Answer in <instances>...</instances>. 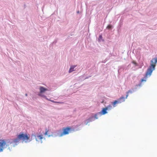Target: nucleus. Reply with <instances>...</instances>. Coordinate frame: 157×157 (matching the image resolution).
Wrapping results in <instances>:
<instances>
[{
	"mask_svg": "<svg viewBox=\"0 0 157 157\" xmlns=\"http://www.w3.org/2000/svg\"><path fill=\"white\" fill-rule=\"evenodd\" d=\"M29 139V137L26 134L21 132L17 136L16 138L6 140H1V142L4 143V144L2 145L3 149L8 147V149L10 151V146L11 147H14L17 145L19 141L21 140L23 141H25V143H27L28 142Z\"/></svg>",
	"mask_w": 157,
	"mask_h": 157,
	"instance_id": "nucleus-1",
	"label": "nucleus"
},
{
	"mask_svg": "<svg viewBox=\"0 0 157 157\" xmlns=\"http://www.w3.org/2000/svg\"><path fill=\"white\" fill-rule=\"evenodd\" d=\"M81 124L79 125H77L72 128H71L70 127H67L66 128H64L63 129V132L60 134H59L58 132L59 131H57L56 132L53 133L52 135H48V137H50L52 136L55 137L58 136L59 137L62 136L63 135L68 134L69 133V132L71 131H75L80 130L81 129V128L78 127Z\"/></svg>",
	"mask_w": 157,
	"mask_h": 157,
	"instance_id": "nucleus-2",
	"label": "nucleus"
},
{
	"mask_svg": "<svg viewBox=\"0 0 157 157\" xmlns=\"http://www.w3.org/2000/svg\"><path fill=\"white\" fill-rule=\"evenodd\" d=\"M43 138V137L42 135L36 136L35 132H33L31 135V138H29V139L28 140V142H30L33 139H35L36 140V141H39L38 140H41Z\"/></svg>",
	"mask_w": 157,
	"mask_h": 157,
	"instance_id": "nucleus-3",
	"label": "nucleus"
},
{
	"mask_svg": "<svg viewBox=\"0 0 157 157\" xmlns=\"http://www.w3.org/2000/svg\"><path fill=\"white\" fill-rule=\"evenodd\" d=\"M125 101L124 98L123 96H122L120 98L117 100H115L114 101L112 102V104L113 105L114 107L116 106V105L117 104L120 103Z\"/></svg>",
	"mask_w": 157,
	"mask_h": 157,
	"instance_id": "nucleus-4",
	"label": "nucleus"
},
{
	"mask_svg": "<svg viewBox=\"0 0 157 157\" xmlns=\"http://www.w3.org/2000/svg\"><path fill=\"white\" fill-rule=\"evenodd\" d=\"M94 121V118L92 116L90 117L89 118L84 121V123L85 125H87L89 123Z\"/></svg>",
	"mask_w": 157,
	"mask_h": 157,
	"instance_id": "nucleus-5",
	"label": "nucleus"
},
{
	"mask_svg": "<svg viewBox=\"0 0 157 157\" xmlns=\"http://www.w3.org/2000/svg\"><path fill=\"white\" fill-rule=\"evenodd\" d=\"M107 108H103L101 110V111L100 112H99L101 115H105L108 113L107 111Z\"/></svg>",
	"mask_w": 157,
	"mask_h": 157,
	"instance_id": "nucleus-6",
	"label": "nucleus"
},
{
	"mask_svg": "<svg viewBox=\"0 0 157 157\" xmlns=\"http://www.w3.org/2000/svg\"><path fill=\"white\" fill-rule=\"evenodd\" d=\"M40 93H44L45 91H47L48 89L44 88L43 86H40Z\"/></svg>",
	"mask_w": 157,
	"mask_h": 157,
	"instance_id": "nucleus-7",
	"label": "nucleus"
},
{
	"mask_svg": "<svg viewBox=\"0 0 157 157\" xmlns=\"http://www.w3.org/2000/svg\"><path fill=\"white\" fill-rule=\"evenodd\" d=\"M94 118V120L96 119H97L99 117L101 116L99 112H98L96 113L95 114L94 116H92Z\"/></svg>",
	"mask_w": 157,
	"mask_h": 157,
	"instance_id": "nucleus-8",
	"label": "nucleus"
},
{
	"mask_svg": "<svg viewBox=\"0 0 157 157\" xmlns=\"http://www.w3.org/2000/svg\"><path fill=\"white\" fill-rule=\"evenodd\" d=\"M76 65H72L71 66V67L69 70V73H71L73 71H74V68L75 67H76Z\"/></svg>",
	"mask_w": 157,
	"mask_h": 157,
	"instance_id": "nucleus-9",
	"label": "nucleus"
},
{
	"mask_svg": "<svg viewBox=\"0 0 157 157\" xmlns=\"http://www.w3.org/2000/svg\"><path fill=\"white\" fill-rule=\"evenodd\" d=\"M4 143L1 142V139H0V152H2L3 151L4 149L2 145Z\"/></svg>",
	"mask_w": 157,
	"mask_h": 157,
	"instance_id": "nucleus-10",
	"label": "nucleus"
},
{
	"mask_svg": "<svg viewBox=\"0 0 157 157\" xmlns=\"http://www.w3.org/2000/svg\"><path fill=\"white\" fill-rule=\"evenodd\" d=\"M98 41L100 42L101 41H104V40L102 39V36L101 35H99V37L98 39Z\"/></svg>",
	"mask_w": 157,
	"mask_h": 157,
	"instance_id": "nucleus-11",
	"label": "nucleus"
},
{
	"mask_svg": "<svg viewBox=\"0 0 157 157\" xmlns=\"http://www.w3.org/2000/svg\"><path fill=\"white\" fill-rule=\"evenodd\" d=\"M119 69L118 70V73H120V72L122 71L123 70L124 68L123 66H121L119 67Z\"/></svg>",
	"mask_w": 157,
	"mask_h": 157,
	"instance_id": "nucleus-12",
	"label": "nucleus"
},
{
	"mask_svg": "<svg viewBox=\"0 0 157 157\" xmlns=\"http://www.w3.org/2000/svg\"><path fill=\"white\" fill-rule=\"evenodd\" d=\"M38 95L39 96L44 98H47L46 97L45 95L42 94V93H39L38 94Z\"/></svg>",
	"mask_w": 157,
	"mask_h": 157,
	"instance_id": "nucleus-13",
	"label": "nucleus"
},
{
	"mask_svg": "<svg viewBox=\"0 0 157 157\" xmlns=\"http://www.w3.org/2000/svg\"><path fill=\"white\" fill-rule=\"evenodd\" d=\"M105 108H107V110H109L111 109L112 108V106L111 105H108L107 107H105Z\"/></svg>",
	"mask_w": 157,
	"mask_h": 157,
	"instance_id": "nucleus-14",
	"label": "nucleus"
},
{
	"mask_svg": "<svg viewBox=\"0 0 157 157\" xmlns=\"http://www.w3.org/2000/svg\"><path fill=\"white\" fill-rule=\"evenodd\" d=\"M113 26L111 25H109L107 27V28L108 29H112Z\"/></svg>",
	"mask_w": 157,
	"mask_h": 157,
	"instance_id": "nucleus-15",
	"label": "nucleus"
},
{
	"mask_svg": "<svg viewBox=\"0 0 157 157\" xmlns=\"http://www.w3.org/2000/svg\"><path fill=\"white\" fill-rule=\"evenodd\" d=\"M132 93V92L130 90H129L128 92H127V95H126V98H127L128 96V93Z\"/></svg>",
	"mask_w": 157,
	"mask_h": 157,
	"instance_id": "nucleus-16",
	"label": "nucleus"
},
{
	"mask_svg": "<svg viewBox=\"0 0 157 157\" xmlns=\"http://www.w3.org/2000/svg\"><path fill=\"white\" fill-rule=\"evenodd\" d=\"M132 63L133 64H134L135 65V66H138V64L136 62H135V61H133L132 62Z\"/></svg>",
	"mask_w": 157,
	"mask_h": 157,
	"instance_id": "nucleus-17",
	"label": "nucleus"
},
{
	"mask_svg": "<svg viewBox=\"0 0 157 157\" xmlns=\"http://www.w3.org/2000/svg\"><path fill=\"white\" fill-rule=\"evenodd\" d=\"M141 83H140L139 84H138L137 85H136L135 88V89H136L137 88V87H138V86H141Z\"/></svg>",
	"mask_w": 157,
	"mask_h": 157,
	"instance_id": "nucleus-18",
	"label": "nucleus"
},
{
	"mask_svg": "<svg viewBox=\"0 0 157 157\" xmlns=\"http://www.w3.org/2000/svg\"><path fill=\"white\" fill-rule=\"evenodd\" d=\"M57 42V40L56 39H55L54 41L52 43V44H55Z\"/></svg>",
	"mask_w": 157,
	"mask_h": 157,
	"instance_id": "nucleus-19",
	"label": "nucleus"
},
{
	"mask_svg": "<svg viewBox=\"0 0 157 157\" xmlns=\"http://www.w3.org/2000/svg\"><path fill=\"white\" fill-rule=\"evenodd\" d=\"M48 130H47V129H46V131L44 134L45 135H48Z\"/></svg>",
	"mask_w": 157,
	"mask_h": 157,
	"instance_id": "nucleus-20",
	"label": "nucleus"
},
{
	"mask_svg": "<svg viewBox=\"0 0 157 157\" xmlns=\"http://www.w3.org/2000/svg\"><path fill=\"white\" fill-rule=\"evenodd\" d=\"M146 81V80L145 79H144V78H142L141 79V82H143L144 81Z\"/></svg>",
	"mask_w": 157,
	"mask_h": 157,
	"instance_id": "nucleus-21",
	"label": "nucleus"
},
{
	"mask_svg": "<svg viewBox=\"0 0 157 157\" xmlns=\"http://www.w3.org/2000/svg\"><path fill=\"white\" fill-rule=\"evenodd\" d=\"M112 1V2H113L114 3H115L117 2V0H111Z\"/></svg>",
	"mask_w": 157,
	"mask_h": 157,
	"instance_id": "nucleus-22",
	"label": "nucleus"
},
{
	"mask_svg": "<svg viewBox=\"0 0 157 157\" xmlns=\"http://www.w3.org/2000/svg\"><path fill=\"white\" fill-rule=\"evenodd\" d=\"M49 101H51L52 102H55L54 101H53V100H51V99H50V100H49Z\"/></svg>",
	"mask_w": 157,
	"mask_h": 157,
	"instance_id": "nucleus-23",
	"label": "nucleus"
},
{
	"mask_svg": "<svg viewBox=\"0 0 157 157\" xmlns=\"http://www.w3.org/2000/svg\"><path fill=\"white\" fill-rule=\"evenodd\" d=\"M91 76H90L89 77H86L85 78V79H87L89 78V77H90Z\"/></svg>",
	"mask_w": 157,
	"mask_h": 157,
	"instance_id": "nucleus-24",
	"label": "nucleus"
},
{
	"mask_svg": "<svg viewBox=\"0 0 157 157\" xmlns=\"http://www.w3.org/2000/svg\"><path fill=\"white\" fill-rule=\"evenodd\" d=\"M46 100H49L50 99H49L48 98H45Z\"/></svg>",
	"mask_w": 157,
	"mask_h": 157,
	"instance_id": "nucleus-25",
	"label": "nucleus"
},
{
	"mask_svg": "<svg viewBox=\"0 0 157 157\" xmlns=\"http://www.w3.org/2000/svg\"><path fill=\"white\" fill-rule=\"evenodd\" d=\"M77 13H79V11H77Z\"/></svg>",
	"mask_w": 157,
	"mask_h": 157,
	"instance_id": "nucleus-26",
	"label": "nucleus"
},
{
	"mask_svg": "<svg viewBox=\"0 0 157 157\" xmlns=\"http://www.w3.org/2000/svg\"><path fill=\"white\" fill-rule=\"evenodd\" d=\"M25 95L26 96H27V94H26Z\"/></svg>",
	"mask_w": 157,
	"mask_h": 157,
	"instance_id": "nucleus-27",
	"label": "nucleus"
}]
</instances>
